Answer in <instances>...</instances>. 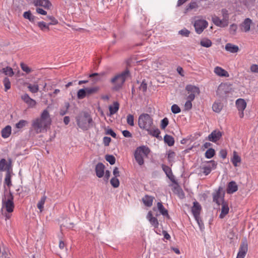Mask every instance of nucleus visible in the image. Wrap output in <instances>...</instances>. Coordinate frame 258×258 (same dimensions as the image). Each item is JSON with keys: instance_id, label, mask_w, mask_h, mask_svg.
Wrapping results in <instances>:
<instances>
[{"instance_id": "49", "label": "nucleus", "mask_w": 258, "mask_h": 258, "mask_svg": "<svg viewBox=\"0 0 258 258\" xmlns=\"http://www.w3.org/2000/svg\"><path fill=\"white\" fill-rule=\"evenodd\" d=\"M22 70L27 74H29L32 72V70L26 64L23 62H21L20 64Z\"/></svg>"}, {"instance_id": "47", "label": "nucleus", "mask_w": 258, "mask_h": 258, "mask_svg": "<svg viewBox=\"0 0 258 258\" xmlns=\"http://www.w3.org/2000/svg\"><path fill=\"white\" fill-rule=\"evenodd\" d=\"M110 183L114 188L118 187L119 185V181L117 177H112L110 180Z\"/></svg>"}, {"instance_id": "14", "label": "nucleus", "mask_w": 258, "mask_h": 258, "mask_svg": "<svg viewBox=\"0 0 258 258\" xmlns=\"http://www.w3.org/2000/svg\"><path fill=\"white\" fill-rule=\"evenodd\" d=\"M162 170L164 171L166 176L168 177V178L172 182H175V180L174 179V176L173 175L172 170L171 168L169 166L162 164Z\"/></svg>"}, {"instance_id": "50", "label": "nucleus", "mask_w": 258, "mask_h": 258, "mask_svg": "<svg viewBox=\"0 0 258 258\" xmlns=\"http://www.w3.org/2000/svg\"><path fill=\"white\" fill-rule=\"evenodd\" d=\"M198 5L196 2H190L189 5L187 6L185 11H188L189 10L196 9L198 8Z\"/></svg>"}, {"instance_id": "5", "label": "nucleus", "mask_w": 258, "mask_h": 258, "mask_svg": "<svg viewBox=\"0 0 258 258\" xmlns=\"http://www.w3.org/2000/svg\"><path fill=\"white\" fill-rule=\"evenodd\" d=\"M13 200L14 197L10 191L6 193L2 199L3 208L5 209L9 213H12L14 211V203Z\"/></svg>"}, {"instance_id": "1", "label": "nucleus", "mask_w": 258, "mask_h": 258, "mask_svg": "<svg viewBox=\"0 0 258 258\" xmlns=\"http://www.w3.org/2000/svg\"><path fill=\"white\" fill-rule=\"evenodd\" d=\"M52 122V119L48 110L45 109L42 111L39 117L32 121L31 126L36 133L39 134L45 131Z\"/></svg>"}, {"instance_id": "25", "label": "nucleus", "mask_w": 258, "mask_h": 258, "mask_svg": "<svg viewBox=\"0 0 258 258\" xmlns=\"http://www.w3.org/2000/svg\"><path fill=\"white\" fill-rule=\"evenodd\" d=\"M119 108V104L118 102L117 101L114 102L112 105L109 106L110 115L116 113L118 111Z\"/></svg>"}, {"instance_id": "10", "label": "nucleus", "mask_w": 258, "mask_h": 258, "mask_svg": "<svg viewBox=\"0 0 258 258\" xmlns=\"http://www.w3.org/2000/svg\"><path fill=\"white\" fill-rule=\"evenodd\" d=\"M248 245L246 239L243 240L239 247L236 258H244L247 252Z\"/></svg>"}, {"instance_id": "35", "label": "nucleus", "mask_w": 258, "mask_h": 258, "mask_svg": "<svg viewBox=\"0 0 258 258\" xmlns=\"http://www.w3.org/2000/svg\"><path fill=\"white\" fill-rule=\"evenodd\" d=\"M27 88L32 93H36L39 91V86L38 84H28Z\"/></svg>"}, {"instance_id": "27", "label": "nucleus", "mask_w": 258, "mask_h": 258, "mask_svg": "<svg viewBox=\"0 0 258 258\" xmlns=\"http://www.w3.org/2000/svg\"><path fill=\"white\" fill-rule=\"evenodd\" d=\"M47 199V197L43 195L37 204V207L39 210L40 212H42L44 210V205Z\"/></svg>"}, {"instance_id": "22", "label": "nucleus", "mask_w": 258, "mask_h": 258, "mask_svg": "<svg viewBox=\"0 0 258 258\" xmlns=\"http://www.w3.org/2000/svg\"><path fill=\"white\" fill-rule=\"evenodd\" d=\"M214 73L218 76L227 77L229 76L228 72L220 67H216L214 70Z\"/></svg>"}, {"instance_id": "41", "label": "nucleus", "mask_w": 258, "mask_h": 258, "mask_svg": "<svg viewBox=\"0 0 258 258\" xmlns=\"http://www.w3.org/2000/svg\"><path fill=\"white\" fill-rule=\"evenodd\" d=\"M98 87H93L91 88H86L85 90L86 91L87 95H89L94 93H96L99 90Z\"/></svg>"}, {"instance_id": "51", "label": "nucleus", "mask_w": 258, "mask_h": 258, "mask_svg": "<svg viewBox=\"0 0 258 258\" xmlns=\"http://www.w3.org/2000/svg\"><path fill=\"white\" fill-rule=\"evenodd\" d=\"M223 19L226 22H229V14L228 11L225 9L221 10Z\"/></svg>"}, {"instance_id": "18", "label": "nucleus", "mask_w": 258, "mask_h": 258, "mask_svg": "<svg viewBox=\"0 0 258 258\" xmlns=\"http://www.w3.org/2000/svg\"><path fill=\"white\" fill-rule=\"evenodd\" d=\"M238 190V186L234 181L229 182L227 185V192L229 194H232Z\"/></svg>"}, {"instance_id": "59", "label": "nucleus", "mask_w": 258, "mask_h": 258, "mask_svg": "<svg viewBox=\"0 0 258 258\" xmlns=\"http://www.w3.org/2000/svg\"><path fill=\"white\" fill-rule=\"evenodd\" d=\"M139 89L140 90L142 91L143 92H145L147 91V84L145 83L144 81H143L142 83L141 84Z\"/></svg>"}, {"instance_id": "31", "label": "nucleus", "mask_w": 258, "mask_h": 258, "mask_svg": "<svg viewBox=\"0 0 258 258\" xmlns=\"http://www.w3.org/2000/svg\"><path fill=\"white\" fill-rule=\"evenodd\" d=\"M223 104L220 102H215L212 106L213 110L217 113H219L223 108Z\"/></svg>"}, {"instance_id": "26", "label": "nucleus", "mask_w": 258, "mask_h": 258, "mask_svg": "<svg viewBox=\"0 0 258 258\" xmlns=\"http://www.w3.org/2000/svg\"><path fill=\"white\" fill-rule=\"evenodd\" d=\"M11 126L10 125H7L2 130V137L4 139L8 138L11 134Z\"/></svg>"}, {"instance_id": "60", "label": "nucleus", "mask_w": 258, "mask_h": 258, "mask_svg": "<svg viewBox=\"0 0 258 258\" xmlns=\"http://www.w3.org/2000/svg\"><path fill=\"white\" fill-rule=\"evenodd\" d=\"M195 220H196L197 222L198 223L200 228L201 229H202L204 228V225L203 222H202L200 217H197V218H195Z\"/></svg>"}, {"instance_id": "58", "label": "nucleus", "mask_w": 258, "mask_h": 258, "mask_svg": "<svg viewBox=\"0 0 258 258\" xmlns=\"http://www.w3.org/2000/svg\"><path fill=\"white\" fill-rule=\"evenodd\" d=\"M220 19L217 16H213L212 17V20L213 23L217 26L218 24L220 23Z\"/></svg>"}, {"instance_id": "54", "label": "nucleus", "mask_w": 258, "mask_h": 258, "mask_svg": "<svg viewBox=\"0 0 258 258\" xmlns=\"http://www.w3.org/2000/svg\"><path fill=\"white\" fill-rule=\"evenodd\" d=\"M203 172L205 175H207L210 173L212 170L211 169V165H208L207 166H204L202 168Z\"/></svg>"}, {"instance_id": "61", "label": "nucleus", "mask_w": 258, "mask_h": 258, "mask_svg": "<svg viewBox=\"0 0 258 258\" xmlns=\"http://www.w3.org/2000/svg\"><path fill=\"white\" fill-rule=\"evenodd\" d=\"M228 23L229 22H226V21L224 20V19H222V20H220V23L217 25V26L220 27H225L228 25Z\"/></svg>"}, {"instance_id": "29", "label": "nucleus", "mask_w": 258, "mask_h": 258, "mask_svg": "<svg viewBox=\"0 0 258 258\" xmlns=\"http://www.w3.org/2000/svg\"><path fill=\"white\" fill-rule=\"evenodd\" d=\"M147 131L148 132L149 134L153 137H155L157 138L159 137L160 131L158 128H151V127L147 130Z\"/></svg>"}, {"instance_id": "56", "label": "nucleus", "mask_w": 258, "mask_h": 258, "mask_svg": "<svg viewBox=\"0 0 258 258\" xmlns=\"http://www.w3.org/2000/svg\"><path fill=\"white\" fill-rule=\"evenodd\" d=\"M169 123L168 119L166 117L163 118L161 120V128L162 129H165Z\"/></svg>"}, {"instance_id": "11", "label": "nucleus", "mask_w": 258, "mask_h": 258, "mask_svg": "<svg viewBox=\"0 0 258 258\" xmlns=\"http://www.w3.org/2000/svg\"><path fill=\"white\" fill-rule=\"evenodd\" d=\"M222 136V133L218 130L213 131L208 137V140L213 143L219 141Z\"/></svg>"}, {"instance_id": "42", "label": "nucleus", "mask_w": 258, "mask_h": 258, "mask_svg": "<svg viewBox=\"0 0 258 258\" xmlns=\"http://www.w3.org/2000/svg\"><path fill=\"white\" fill-rule=\"evenodd\" d=\"M28 124V121L25 120H20L15 124V127L18 129H21Z\"/></svg>"}, {"instance_id": "4", "label": "nucleus", "mask_w": 258, "mask_h": 258, "mask_svg": "<svg viewBox=\"0 0 258 258\" xmlns=\"http://www.w3.org/2000/svg\"><path fill=\"white\" fill-rule=\"evenodd\" d=\"M150 152V149L145 146H141L136 148L134 152V157L140 166L144 164V158L148 157Z\"/></svg>"}, {"instance_id": "7", "label": "nucleus", "mask_w": 258, "mask_h": 258, "mask_svg": "<svg viewBox=\"0 0 258 258\" xmlns=\"http://www.w3.org/2000/svg\"><path fill=\"white\" fill-rule=\"evenodd\" d=\"M212 196L213 202H215L218 206L221 205L222 202H225V191L221 186H219L217 189L215 190Z\"/></svg>"}, {"instance_id": "12", "label": "nucleus", "mask_w": 258, "mask_h": 258, "mask_svg": "<svg viewBox=\"0 0 258 258\" xmlns=\"http://www.w3.org/2000/svg\"><path fill=\"white\" fill-rule=\"evenodd\" d=\"M21 99L26 104H27L29 108H33L36 104V101L31 98L27 93L22 95Z\"/></svg>"}, {"instance_id": "44", "label": "nucleus", "mask_w": 258, "mask_h": 258, "mask_svg": "<svg viewBox=\"0 0 258 258\" xmlns=\"http://www.w3.org/2000/svg\"><path fill=\"white\" fill-rule=\"evenodd\" d=\"M87 95L85 89H80L77 93V97L78 99H82L84 98Z\"/></svg>"}, {"instance_id": "48", "label": "nucleus", "mask_w": 258, "mask_h": 258, "mask_svg": "<svg viewBox=\"0 0 258 258\" xmlns=\"http://www.w3.org/2000/svg\"><path fill=\"white\" fill-rule=\"evenodd\" d=\"M105 159L111 165H113L115 163V158L113 155H106Z\"/></svg>"}, {"instance_id": "21", "label": "nucleus", "mask_w": 258, "mask_h": 258, "mask_svg": "<svg viewBox=\"0 0 258 258\" xmlns=\"http://www.w3.org/2000/svg\"><path fill=\"white\" fill-rule=\"evenodd\" d=\"M235 104L238 111L244 110L246 107V102L241 98L238 99L236 101Z\"/></svg>"}, {"instance_id": "37", "label": "nucleus", "mask_w": 258, "mask_h": 258, "mask_svg": "<svg viewBox=\"0 0 258 258\" xmlns=\"http://www.w3.org/2000/svg\"><path fill=\"white\" fill-rule=\"evenodd\" d=\"M212 41L207 38H204L202 39L200 41V44L201 46L205 47H210L212 45Z\"/></svg>"}, {"instance_id": "28", "label": "nucleus", "mask_w": 258, "mask_h": 258, "mask_svg": "<svg viewBox=\"0 0 258 258\" xmlns=\"http://www.w3.org/2000/svg\"><path fill=\"white\" fill-rule=\"evenodd\" d=\"M37 26L38 27L43 31H49V25H48V23H46L44 21H40L37 23Z\"/></svg>"}, {"instance_id": "20", "label": "nucleus", "mask_w": 258, "mask_h": 258, "mask_svg": "<svg viewBox=\"0 0 258 258\" xmlns=\"http://www.w3.org/2000/svg\"><path fill=\"white\" fill-rule=\"evenodd\" d=\"M147 219L149 221L150 224L153 226L155 228H158L159 226V222L157 219L153 217L151 212H149L147 216Z\"/></svg>"}, {"instance_id": "39", "label": "nucleus", "mask_w": 258, "mask_h": 258, "mask_svg": "<svg viewBox=\"0 0 258 258\" xmlns=\"http://www.w3.org/2000/svg\"><path fill=\"white\" fill-rule=\"evenodd\" d=\"M175 156V153L173 151L169 150L168 152L167 158L169 163H171L172 164L174 162Z\"/></svg>"}, {"instance_id": "40", "label": "nucleus", "mask_w": 258, "mask_h": 258, "mask_svg": "<svg viewBox=\"0 0 258 258\" xmlns=\"http://www.w3.org/2000/svg\"><path fill=\"white\" fill-rule=\"evenodd\" d=\"M215 150L213 148H209L205 153V157L207 159H211L215 155Z\"/></svg>"}, {"instance_id": "6", "label": "nucleus", "mask_w": 258, "mask_h": 258, "mask_svg": "<svg viewBox=\"0 0 258 258\" xmlns=\"http://www.w3.org/2000/svg\"><path fill=\"white\" fill-rule=\"evenodd\" d=\"M153 124V119L149 114L143 113L139 116L138 118V125L141 128L147 131L152 127Z\"/></svg>"}, {"instance_id": "45", "label": "nucleus", "mask_w": 258, "mask_h": 258, "mask_svg": "<svg viewBox=\"0 0 258 258\" xmlns=\"http://www.w3.org/2000/svg\"><path fill=\"white\" fill-rule=\"evenodd\" d=\"M3 83L5 86V91H7L8 90L11 88V82L10 79L6 77L4 79Z\"/></svg>"}, {"instance_id": "15", "label": "nucleus", "mask_w": 258, "mask_h": 258, "mask_svg": "<svg viewBox=\"0 0 258 258\" xmlns=\"http://www.w3.org/2000/svg\"><path fill=\"white\" fill-rule=\"evenodd\" d=\"M105 166L102 163H98L95 167L96 176L101 178L104 175Z\"/></svg>"}, {"instance_id": "34", "label": "nucleus", "mask_w": 258, "mask_h": 258, "mask_svg": "<svg viewBox=\"0 0 258 258\" xmlns=\"http://www.w3.org/2000/svg\"><path fill=\"white\" fill-rule=\"evenodd\" d=\"M44 20L49 25H54L58 23V21L52 16H47Z\"/></svg>"}, {"instance_id": "52", "label": "nucleus", "mask_w": 258, "mask_h": 258, "mask_svg": "<svg viewBox=\"0 0 258 258\" xmlns=\"http://www.w3.org/2000/svg\"><path fill=\"white\" fill-rule=\"evenodd\" d=\"M237 29V26L235 24H232L230 26L229 32L231 34L235 35Z\"/></svg>"}, {"instance_id": "3", "label": "nucleus", "mask_w": 258, "mask_h": 258, "mask_svg": "<svg viewBox=\"0 0 258 258\" xmlns=\"http://www.w3.org/2000/svg\"><path fill=\"white\" fill-rule=\"evenodd\" d=\"M129 74V71L126 70L113 77L110 80L111 83L113 85L112 89L114 91H118L121 89Z\"/></svg>"}, {"instance_id": "38", "label": "nucleus", "mask_w": 258, "mask_h": 258, "mask_svg": "<svg viewBox=\"0 0 258 258\" xmlns=\"http://www.w3.org/2000/svg\"><path fill=\"white\" fill-rule=\"evenodd\" d=\"M23 17L25 19L29 20L30 22L34 21L35 17L33 16L30 11L24 13Z\"/></svg>"}, {"instance_id": "16", "label": "nucleus", "mask_w": 258, "mask_h": 258, "mask_svg": "<svg viewBox=\"0 0 258 258\" xmlns=\"http://www.w3.org/2000/svg\"><path fill=\"white\" fill-rule=\"evenodd\" d=\"M252 24V21L249 18H246L241 24V30L247 32L250 29V26Z\"/></svg>"}, {"instance_id": "63", "label": "nucleus", "mask_w": 258, "mask_h": 258, "mask_svg": "<svg viewBox=\"0 0 258 258\" xmlns=\"http://www.w3.org/2000/svg\"><path fill=\"white\" fill-rule=\"evenodd\" d=\"M122 134L125 138H131L132 137V134L127 130L123 131Z\"/></svg>"}, {"instance_id": "53", "label": "nucleus", "mask_w": 258, "mask_h": 258, "mask_svg": "<svg viewBox=\"0 0 258 258\" xmlns=\"http://www.w3.org/2000/svg\"><path fill=\"white\" fill-rule=\"evenodd\" d=\"M171 111L174 114H177L181 111L180 107L176 104H173L171 108Z\"/></svg>"}, {"instance_id": "43", "label": "nucleus", "mask_w": 258, "mask_h": 258, "mask_svg": "<svg viewBox=\"0 0 258 258\" xmlns=\"http://www.w3.org/2000/svg\"><path fill=\"white\" fill-rule=\"evenodd\" d=\"M5 183L8 186H10L12 185L11 175L9 171H8L6 173L5 178Z\"/></svg>"}, {"instance_id": "19", "label": "nucleus", "mask_w": 258, "mask_h": 258, "mask_svg": "<svg viewBox=\"0 0 258 258\" xmlns=\"http://www.w3.org/2000/svg\"><path fill=\"white\" fill-rule=\"evenodd\" d=\"M201 210V205L197 202L194 203V205L191 208V212L194 218H197L200 216V211Z\"/></svg>"}, {"instance_id": "32", "label": "nucleus", "mask_w": 258, "mask_h": 258, "mask_svg": "<svg viewBox=\"0 0 258 258\" xmlns=\"http://www.w3.org/2000/svg\"><path fill=\"white\" fill-rule=\"evenodd\" d=\"M153 199L151 196L146 195L143 198L144 204L147 207H151L152 205Z\"/></svg>"}, {"instance_id": "24", "label": "nucleus", "mask_w": 258, "mask_h": 258, "mask_svg": "<svg viewBox=\"0 0 258 258\" xmlns=\"http://www.w3.org/2000/svg\"><path fill=\"white\" fill-rule=\"evenodd\" d=\"M231 161L235 167L238 166V164L241 162V157L237 154L236 151L233 152V157L231 159Z\"/></svg>"}, {"instance_id": "23", "label": "nucleus", "mask_w": 258, "mask_h": 258, "mask_svg": "<svg viewBox=\"0 0 258 258\" xmlns=\"http://www.w3.org/2000/svg\"><path fill=\"white\" fill-rule=\"evenodd\" d=\"M225 48L226 51L233 53L237 52L239 50V47L238 46L230 43H227L225 45Z\"/></svg>"}, {"instance_id": "62", "label": "nucleus", "mask_w": 258, "mask_h": 258, "mask_svg": "<svg viewBox=\"0 0 258 258\" xmlns=\"http://www.w3.org/2000/svg\"><path fill=\"white\" fill-rule=\"evenodd\" d=\"M111 141V138L108 137H104L103 138V143L105 146H108Z\"/></svg>"}, {"instance_id": "33", "label": "nucleus", "mask_w": 258, "mask_h": 258, "mask_svg": "<svg viewBox=\"0 0 258 258\" xmlns=\"http://www.w3.org/2000/svg\"><path fill=\"white\" fill-rule=\"evenodd\" d=\"M164 141L169 146H172L174 144V138L170 135H165L164 137Z\"/></svg>"}, {"instance_id": "64", "label": "nucleus", "mask_w": 258, "mask_h": 258, "mask_svg": "<svg viewBox=\"0 0 258 258\" xmlns=\"http://www.w3.org/2000/svg\"><path fill=\"white\" fill-rule=\"evenodd\" d=\"M250 70L253 73H258V64H252L250 67Z\"/></svg>"}, {"instance_id": "30", "label": "nucleus", "mask_w": 258, "mask_h": 258, "mask_svg": "<svg viewBox=\"0 0 258 258\" xmlns=\"http://www.w3.org/2000/svg\"><path fill=\"white\" fill-rule=\"evenodd\" d=\"M157 208L162 215L169 217L167 210L164 208L161 202L157 203Z\"/></svg>"}, {"instance_id": "8", "label": "nucleus", "mask_w": 258, "mask_h": 258, "mask_svg": "<svg viewBox=\"0 0 258 258\" xmlns=\"http://www.w3.org/2000/svg\"><path fill=\"white\" fill-rule=\"evenodd\" d=\"M185 90L189 94L186 97V99H189L190 100H194L196 96L199 95L200 93L199 87L192 85H186Z\"/></svg>"}, {"instance_id": "9", "label": "nucleus", "mask_w": 258, "mask_h": 258, "mask_svg": "<svg viewBox=\"0 0 258 258\" xmlns=\"http://www.w3.org/2000/svg\"><path fill=\"white\" fill-rule=\"evenodd\" d=\"M208 22L203 19L196 20L194 23L196 32L199 34L202 33L204 30L208 27Z\"/></svg>"}, {"instance_id": "2", "label": "nucleus", "mask_w": 258, "mask_h": 258, "mask_svg": "<svg viewBox=\"0 0 258 258\" xmlns=\"http://www.w3.org/2000/svg\"><path fill=\"white\" fill-rule=\"evenodd\" d=\"M76 120L78 126L83 131H87L93 125V120L89 112L87 111L80 113Z\"/></svg>"}, {"instance_id": "55", "label": "nucleus", "mask_w": 258, "mask_h": 258, "mask_svg": "<svg viewBox=\"0 0 258 258\" xmlns=\"http://www.w3.org/2000/svg\"><path fill=\"white\" fill-rule=\"evenodd\" d=\"M178 34L182 36L188 37L190 34V31L186 28H184L179 31Z\"/></svg>"}, {"instance_id": "17", "label": "nucleus", "mask_w": 258, "mask_h": 258, "mask_svg": "<svg viewBox=\"0 0 258 258\" xmlns=\"http://www.w3.org/2000/svg\"><path fill=\"white\" fill-rule=\"evenodd\" d=\"M221 212L219 215V218L220 219L224 218L225 216L228 214L229 211V208L228 206V204L227 202H222V203L221 204Z\"/></svg>"}, {"instance_id": "46", "label": "nucleus", "mask_w": 258, "mask_h": 258, "mask_svg": "<svg viewBox=\"0 0 258 258\" xmlns=\"http://www.w3.org/2000/svg\"><path fill=\"white\" fill-rule=\"evenodd\" d=\"M126 122L129 125L133 126L134 125V115L131 114L127 115L126 117Z\"/></svg>"}, {"instance_id": "57", "label": "nucleus", "mask_w": 258, "mask_h": 258, "mask_svg": "<svg viewBox=\"0 0 258 258\" xmlns=\"http://www.w3.org/2000/svg\"><path fill=\"white\" fill-rule=\"evenodd\" d=\"M187 101L185 103L184 106L186 109L189 110L192 107V103L191 102L194 100H190L189 99H186Z\"/></svg>"}, {"instance_id": "13", "label": "nucleus", "mask_w": 258, "mask_h": 258, "mask_svg": "<svg viewBox=\"0 0 258 258\" xmlns=\"http://www.w3.org/2000/svg\"><path fill=\"white\" fill-rule=\"evenodd\" d=\"M33 3L35 6L43 7L47 9L51 7V4L48 0H33Z\"/></svg>"}, {"instance_id": "36", "label": "nucleus", "mask_w": 258, "mask_h": 258, "mask_svg": "<svg viewBox=\"0 0 258 258\" xmlns=\"http://www.w3.org/2000/svg\"><path fill=\"white\" fill-rule=\"evenodd\" d=\"M2 72L5 75H7L10 77H12L14 74L13 69L11 67H7L6 68H3L2 70Z\"/></svg>"}]
</instances>
